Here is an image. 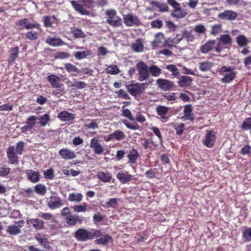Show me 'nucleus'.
<instances>
[{
    "label": "nucleus",
    "mask_w": 251,
    "mask_h": 251,
    "mask_svg": "<svg viewBox=\"0 0 251 251\" xmlns=\"http://www.w3.org/2000/svg\"><path fill=\"white\" fill-rule=\"evenodd\" d=\"M186 12L181 8V7L178 9L175 10L173 15L176 18H181L184 17L186 15Z\"/></svg>",
    "instance_id": "47"
},
{
    "label": "nucleus",
    "mask_w": 251,
    "mask_h": 251,
    "mask_svg": "<svg viewBox=\"0 0 251 251\" xmlns=\"http://www.w3.org/2000/svg\"><path fill=\"white\" fill-rule=\"evenodd\" d=\"M222 30V25L220 24L215 25L212 26L211 30V34L216 35L220 33Z\"/></svg>",
    "instance_id": "53"
},
{
    "label": "nucleus",
    "mask_w": 251,
    "mask_h": 251,
    "mask_svg": "<svg viewBox=\"0 0 251 251\" xmlns=\"http://www.w3.org/2000/svg\"><path fill=\"white\" fill-rule=\"evenodd\" d=\"M44 175L46 179H53L54 177L53 170L52 169H49L44 171Z\"/></svg>",
    "instance_id": "51"
},
{
    "label": "nucleus",
    "mask_w": 251,
    "mask_h": 251,
    "mask_svg": "<svg viewBox=\"0 0 251 251\" xmlns=\"http://www.w3.org/2000/svg\"><path fill=\"white\" fill-rule=\"evenodd\" d=\"M106 23L113 27H119L122 25V20L118 17L112 19H107Z\"/></svg>",
    "instance_id": "31"
},
{
    "label": "nucleus",
    "mask_w": 251,
    "mask_h": 251,
    "mask_svg": "<svg viewBox=\"0 0 251 251\" xmlns=\"http://www.w3.org/2000/svg\"><path fill=\"white\" fill-rule=\"evenodd\" d=\"M74 36L75 38H81L84 36L83 31L79 29L75 28L72 31Z\"/></svg>",
    "instance_id": "58"
},
{
    "label": "nucleus",
    "mask_w": 251,
    "mask_h": 251,
    "mask_svg": "<svg viewBox=\"0 0 251 251\" xmlns=\"http://www.w3.org/2000/svg\"><path fill=\"white\" fill-rule=\"evenodd\" d=\"M151 4L157 8H158L161 12H165L168 11V6L164 3H160V2L152 1Z\"/></svg>",
    "instance_id": "40"
},
{
    "label": "nucleus",
    "mask_w": 251,
    "mask_h": 251,
    "mask_svg": "<svg viewBox=\"0 0 251 251\" xmlns=\"http://www.w3.org/2000/svg\"><path fill=\"white\" fill-rule=\"evenodd\" d=\"M194 30L196 33L200 35L205 33L206 31V28L204 25L200 24L196 25L194 27Z\"/></svg>",
    "instance_id": "50"
},
{
    "label": "nucleus",
    "mask_w": 251,
    "mask_h": 251,
    "mask_svg": "<svg viewBox=\"0 0 251 251\" xmlns=\"http://www.w3.org/2000/svg\"><path fill=\"white\" fill-rule=\"evenodd\" d=\"M126 137L125 133L120 130H116L114 132L108 135L106 141H109L111 140H116L120 141L124 139Z\"/></svg>",
    "instance_id": "14"
},
{
    "label": "nucleus",
    "mask_w": 251,
    "mask_h": 251,
    "mask_svg": "<svg viewBox=\"0 0 251 251\" xmlns=\"http://www.w3.org/2000/svg\"><path fill=\"white\" fill-rule=\"evenodd\" d=\"M48 206L51 209L58 208L63 205L60 198L51 196L50 200L48 201Z\"/></svg>",
    "instance_id": "11"
},
{
    "label": "nucleus",
    "mask_w": 251,
    "mask_h": 251,
    "mask_svg": "<svg viewBox=\"0 0 251 251\" xmlns=\"http://www.w3.org/2000/svg\"><path fill=\"white\" fill-rule=\"evenodd\" d=\"M136 69L138 73V80L143 81L148 78L150 76L149 68L145 62H138L136 65Z\"/></svg>",
    "instance_id": "2"
},
{
    "label": "nucleus",
    "mask_w": 251,
    "mask_h": 251,
    "mask_svg": "<svg viewBox=\"0 0 251 251\" xmlns=\"http://www.w3.org/2000/svg\"><path fill=\"white\" fill-rule=\"evenodd\" d=\"M28 178L32 182L36 183L39 181L40 175L39 173L33 170L26 171Z\"/></svg>",
    "instance_id": "19"
},
{
    "label": "nucleus",
    "mask_w": 251,
    "mask_h": 251,
    "mask_svg": "<svg viewBox=\"0 0 251 251\" xmlns=\"http://www.w3.org/2000/svg\"><path fill=\"white\" fill-rule=\"evenodd\" d=\"M213 66V63L211 62L206 61L199 63V68L202 72H207Z\"/></svg>",
    "instance_id": "23"
},
{
    "label": "nucleus",
    "mask_w": 251,
    "mask_h": 251,
    "mask_svg": "<svg viewBox=\"0 0 251 251\" xmlns=\"http://www.w3.org/2000/svg\"><path fill=\"white\" fill-rule=\"evenodd\" d=\"M236 41L238 46L244 47L248 44V41L244 35H239L236 37Z\"/></svg>",
    "instance_id": "43"
},
{
    "label": "nucleus",
    "mask_w": 251,
    "mask_h": 251,
    "mask_svg": "<svg viewBox=\"0 0 251 251\" xmlns=\"http://www.w3.org/2000/svg\"><path fill=\"white\" fill-rule=\"evenodd\" d=\"M131 175L125 173H118L117 175V178L122 183H125L131 180Z\"/></svg>",
    "instance_id": "29"
},
{
    "label": "nucleus",
    "mask_w": 251,
    "mask_h": 251,
    "mask_svg": "<svg viewBox=\"0 0 251 251\" xmlns=\"http://www.w3.org/2000/svg\"><path fill=\"white\" fill-rule=\"evenodd\" d=\"M48 80L51 84L52 86L54 88L60 87V83L61 82L60 78L55 75H50L48 77Z\"/></svg>",
    "instance_id": "22"
},
{
    "label": "nucleus",
    "mask_w": 251,
    "mask_h": 251,
    "mask_svg": "<svg viewBox=\"0 0 251 251\" xmlns=\"http://www.w3.org/2000/svg\"><path fill=\"white\" fill-rule=\"evenodd\" d=\"M26 37L29 40H34L37 39L38 35L36 32L30 31L26 33Z\"/></svg>",
    "instance_id": "64"
},
{
    "label": "nucleus",
    "mask_w": 251,
    "mask_h": 251,
    "mask_svg": "<svg viewBox=\"0 0 251 251\" xmlns=\"http://www.w3.org/2000/svg\"><path fill=\"white\" fill-rule=\"evenodd\" d=\"M28 222L37 230H40L44 228V222L43 220L39 219H32L29 220Z\"/></svg>",
    "instance_id": "21"
},
{
    "label": "nucleus",
    "mask_w": 251,
    "mask_h": 251,
    "mask_svg": "<svg viewBox=\"0 0 251 251\" xmlns=\"http://www.w3.org/2000/svg\"><path fill=\"white\" fill-rule=\"evenodd\" d=\"M132 48L135 52L142 51L143 50V44L142 40L140 39H138L135 43L132 44Z\"/></svg>",
    "instance_id": "35"
},
{
    "label": "nucleus",
    "mask_w": 251,
    "mask_h": 251,
    "mask_svg": "<svg viewBox=\"0 0 251 251\" xmlns=\"http://www.w3.org/2000/svg\"><path fill=\"white\" fill-rule=\"evenodd\" d=\"M148 68L149 73H150L153 76H158L162 73L161 69L156 65H151Z\"/></svg>",
    "instance_id": "32"
},
{
    "label": "nucleus",
    "mask_w": 251,
    "mask_h": 251,
    "mask_svg": "<svg viewBox=\"0 0 251 251\" xmlns=\"http://www.w3.org/2000/svg\"><path fill=\"white\" fill-rule=\"evenodd\" d=\"M58 118L63 121H70L74 119V114L64 111L58 114Z\"/></svg>",
    "instance_id": "24"
},
{
    "label": "nucleus",
    "mask_w": 251,
    "mask_h": 251,
    "mask_svg": "<svg viewBox=\"0 0 251 251\" xmlns=\"http://www.w3.org/2000/svg\"><path fill=\"white\" fill-rule=\"evenodd\" d=\"M65 68L66 70L69 73H71L72 75H75L79 72L77 68L72 64H66Z\"/></svg>",
    "instance_id": "39"
},
{
    "label": "nucleus",
    "mask_w": 251,
    "mask_h": 251,
    "mask_svg": "<svg viewBox=\"0 0 251 251\" xmlns=\"http://www.w3.org/2000/svg\"><path fill=\"white\" fill-rule=\"evenodd\" d=\"M178 84L181 87H187L191 85L192 79L191 77L186 75H182L178 78Z\"/></svg>",
    "instance_id": "16"
},
{
    "label": "nucleus",
    "mask_w": 251,
    "mask_h": 251,
    "mask_svg": "<svg viewBox=\"0 0 251 251\" xmlns=\"http://www.w3.org/2000/svg\"><path fill=\"white\" fill-rule=\"evenodd\" d=\"M242 128L245 130L251 129V118H246L242 124Z\"/></svg>",
    "instance_id": "55"
},
{
    "label": "nucleus",
    "mask_w": 251,
    "mask_h": 251,
    "mask_svg": "<svg viewBox=\"0 0 251 251\" xmlns=\"http://www.w3.org/2000/svg\"><path fill=\"white\" fill-rule=\"evenodd\" d=\"M16 153V152L15 151L14 146H10L8 148L7 155L8 158L9 159L10 163L12 164H17L18 163V157Z\"/></svg>",
    "instance_id": "12"
},
{
    "label": "nucleus",
    "mask_w": 251,
    "mask_h": 251,
    "mask_svg": "<svg viewBox=\"0 0 251 251\" xmlns=\"http://www.w3.org/2000/svg\"><path fill=\"white\" fill-rule=\"evenodd\" d=\"M235 75L236 72L234 71L230 72L229 73H227L224 75V77L222 79V81L223 83H228L235 78Z\"/></svg>",
    "instance_id": "37"
},
{
    "label": "nucleus",
    "mask_w": 251,
    "mask_h": 251,
    "mask_svg": "<svg viewBox=\"0 0 251 251\" xmlns=\"http://www.w3.org/2000/svg\"><path fill=\"white\" fill-rule=\"evenodd\" d=\"M46 42L52 46H58L64 44V42L61 39L55 38H48Z\"/></svg>",
    "instance_id": "28"
},
{
    "label": "nucleus",
    "mask_w": 251,
    "mask_h": 251,
    "mask_svg": "<svg viewBox=\"0 0 251 251\" xmlns=\"http://www.w3.org/2000/svg\"><path fill=\"white\" fill-rule=\"evenodd\" d=\"M157 85L161 89L167 91L171 89L174 86V82L169 80L159 78L156 80Z\"/></svg>",
    "instance_id": "9"
},
{
    "label": "nucleus",
    "mask_w": 251,
    "mask_h": 251,
    "mask_svg": "<svg viewBox=\"0 0 251 251\" xmlns=\"http://www.w3.org/2000/svg\"><path fill=\"white\" fill-rule=\"evenodd\" d=\"M84 217L76 214H69L66 217V223L71 226H75L77 222L81 224L83 221Z\"/></svg>",
    "instance_id": "7"
},
{
    "label": "nucleus",
    "mask_w": 251,
    "mask_h": 251,
    "mask_svg": "<svg viewBox=\"0 0 251 251\" xmlns=\"http://www.w3.org/2000/svg\"><path fill=\"white\" fill-rule=\"evenodd\" d=\"M97 177L103 182H110L112 176L110 173H105L103 172H99L97 173Z\"/></svg>",
    "instance_id": "20"
},
{
    "label": "nucleus",
    "mask_w": 251,
    "mask_h": 251,
    "mask_svg": "<svg viewBox=\"0 0 251 251\" xmlns=\"http://www.w3.org/2000/svg\"><path fill=\"white\" fill-rule=\"evenodd\" d=\"M192 106L190 104L184 106L183 110L184 116L183 117L185 120L193 121L194 120V115L192 112Z\"/></svg>",
    "instance_id": "17"
},
{
    "label": "nucleus",
    "mask_w": 251,
    "mask_h": 251,
    "mask_svg": "<svg viewBox=\"0 0 251 251\" xmlns=\"http://www.w3.org/2000/svg\"><path fill=\"white\" fill-rule=\"evenodd\" d=\"M123 123L126 125V126L129 129L136 130L138 129L139 128V126L136 124V123L133 124H130L127 122L126 120H123Z\"/></svg>",
    "instance_id": "59"
},
{
    "label": "nucleus",
    "mask_w": 251,
    "mask_h": 251,
    "mask_svg": "<svg viewBox=\"0 0 251 251\" xmlns=\"http://www.w3.org/2000/svg\"><path fill=\"white\" fill-rule=\"evenodd\" d=\"M119 69L116 65L110 66L107 71V73L111 75H117L119 74Z\"/></svg>",
    "instance_id": "57"
},
{
    "label": "nucleus",
    "mask_w": 251,
    "mask_h": 251,
    "mask_svg": "<svg viewBox=\"0 0 251 251\" xmlns=\"http://www.w3.org/2000/svg\"><path fill=\"white\" fill-rule=\"evenodd\" d=\"M83 196L80 193H71L69 194L68 200L71 202H79L82 200Z\"/></svg>",
    "instance_id": "30"
},
{
    "label": "nucleus",
    "mask_w": 251,
    "mask_h": 251,
    "mask_svg": "<svg viewBox=\"0 0 251 251\" xmlns=\"http://www.w3.org/2000/svg\"><path fill=\"white\" fill-rule=\"evenodd\" d=\"M237 13L232 10H226L219 13L218 18L223 20L233 21L237 17Z\"/></svg>",
    "instance_id": "8"
},
{
    "label": "nucleus",
    "mask_w": 251,
    "mask_h": 251,
    "mask_svg": "<svg viewBox=\"0 0 251 251\" xmlns=\"http://www.w3.org/2000/svg\"><path fill=\"white\" fill-rule=\"evenodd\" d=\"M71 3L75 10L79 12L82 15H88L89 13L88 11L86 10L83 6L77 3L75 0H72Z\"/></svg>",
    "instance_id": "25"
},
{
    "label": "nucleus",
    "mask_w": 251,
    "mask_h": 251,
    "mask_svg": "<svg viewBox=\"0 0 251 251\" xmlns=\"http://www.w3.org/2000/svg\"><path fill=\"white\" fill-rule=\"evenodd\" d=\"M91 54V51L85 50L84 51H77L75 53V57L77 59H82Z\"/></svg>",
    "instance_id": "34"
},
{
    "label": "nucleus",
    "mask_w": 251,
    "mask_h": 251,
    "mask_svg": "<svg viewBox=\"0 0 251 251\" xmlns=\"http://www.w3.org/2000/svg\"><path fill=\"white\" fill-rule=\"evenodd\" d=\"M37 119L40 120L39 123L42 126H45L50 118L49 116L47 114H45L42 116L39 117Z\"/></svg>",
    "instance_id": "56"
},
{
    "label": "nucleus",
    "mask_w": 251,
    "mask_h": 251,
    "mask_svg": "<svg viewBox=\"0 0 251 251\" xmlns=\"http://www.w3.org/2000/svg\"><path fill=\"white\" fill-rule=\"evenodd\" d=\"M34 237L45 249L50 248V246L47 238H42L40 234H35Z\"/></svg>",
    "instance_id": "27"
},
{
    "label": "nucleus",
    "mask_w": 251,
    "mask_h": 251,
    "mask_svg": "<svg viewBox=\"0 0 251 251\" xmlns=\"http://www.w3.org/2000/svg\"><path fill=\"white\" fill-rule=\"evenodd\" d=\"M219 40L224 45H230L232 43V40L228 34L221 35L219 38Z\"/></svg>",
    "instance_id": "44"
},
{
    "label": "nucleus",
    "mask_w": 251,
    "mask_h": 251,
    "mask_svg": "<svg viewBox=\"0 0 251 251\" xmlns=\"http://www.w3.org/2000/svg\"><path fill=\"white\" fill-rule=\"evenodd\" d=\"M164 35L161 33H157L155 36V39L152 42V45L154 47L157 46L159 43L161 42V40L163 39Z\"/></svg>",
    "instance_id": "45"
},
{
    "label": "nucleus",
    "mask_w": 251,
    "mask_h": 251,
    "mask_svg": "<svg viewBox=\"0 0 251 251\" xmlns=\"http://www.w3.org/2000/svg\"><path fill=\"white\" fill-rule=\"evenodd\" d=\"M112 240V237L107 234L104 235L100 238L95 240V242L98 245H105Z\"/></svg>",
    "instance_id": "26"
},
{
    "label": "nucleus",
    "mask_w": 251,
    "mask_h": 251,
    "mask_svg": "<svg viewBox=\"0 0 251 251\" xmlns=\"http://www.w3.org/2000/svg\"><path fill=\"white\" fill-rule=\"evenodd\" d=\"M184 38L186 39L188 42H193L195 39V37L191 32L185 31Z\"/></svg>",
    "instance_id": "61"
},
{
    "label": "nucleus",
    "mask_w": 251,
    "mask_h": 251,
    "mask_svg": "<svg viewBox=\"0 0 251 251\" xmlns=\"http://www.w3.org/2000/svg\"><path fill=\"white\" fill-rule=\"evenodd\" d=\"M34 190L37 194L44 195L46 193L47 189L44 185L39 184L35 185Z\"/></svg>",
    "instance_id": "41"
},
{
    "label": "nucleus",
    "mask_w": 251,
    "mask_h": 251,
    "mask_svg": "<svg viewBox=\"0 0 251 251\" xmlns=\"http://www.w3.org/2000/svg\"><path fill=\"white\" fill-rule=\"evenodd\" d=\"M146 83H136L135 84H131L127 86V89L129 93L133 96H137L143 93L145 90L144 85Z\"/></svg>",
    "instance_id": "3"
},
{
    "label": "nucleus",
    "mask_w": 251,
    "mask_h": 251,
    "mask_svg": "<svg viewBox=\"0 0 251 251\" xmlns=\"http://www.w3.org/2000/svg\"><path fill=\"white\" fill-rule=\"evenodd\" d=\"M86 207L87 204L85 203L82 205H75L73 207L74 211L76 212H85L87 210Z\"/></svg>",
    "instance_id": "46"
},
{
    "label": "nucleus",
    "mask_w": 251,
    "mask_h": 251,
    "mask_svg": "<svg viewBox=\"0 0 251 251\" xmlns=\"http://www.w3.org/2000/svg\"><path fill=\"white\" fill-rule=\"evenodd\" d=\"M216 44L215 40H209L201 48V51L202 53H206L211 50Z\"/></svg>",
    "instance_id": "18"
},
{
    "label": "nucleus",
    "mask_w": 251,
    "mask_h": 251,
    "mask_svg": "<svg viewBox=\"0 0 251 251\" xmlns=\"http://www.w3.org/2000/svg\"><path fill=\"white\" fill-rule=\"evenodd\" d=\"M25 222L24 220L19 221L15 222V224L7 226L6 231L11 235H16L21 233V228L23 226Z\"/></svg>",
    "instance_id": "4"
},
{
    "label": "nucleus",
    "mask_w": 251,
    "mask_h": 251,
    "mask_svg": "<svg viewBox=\"0 0 251 251\" xmlns=\"http://www.w3.org/2000/svg\"><path fill=\"white\" fill-rule=\"evenodd\" d=\"M168 108L164 106H158L156 108L157 114L161 117L162 118L166 119L165 115L167 113Z\"/></svg>",
    "instance_id": "42"
},
{
    "label": "nucleus",
    "mask_w": 251,
    "mask_h": 251,
    "mask_svg": "<svg viewBox=\"0 0 251 251\" xmlns=\"http://www.w3.org/2000/svg\"><path fill=\"white\" fill-rule=\"evenodd\" d=\"M139 156L138 152L136 150H132L128 154L129 162L130 163H134Z\"/></svg>",
    "instance_id": "36"
},
{
    "label": "nucleus",
    "mask_w": 251,
    "mask_h": 251,
    "mask_svg": "<svg viewBox=\"0 0 251 251\" xmlns=\"http://www.w3.org/2000/svg\"><path fill=\"white\" fill-rule=\"evenodd\" d=\"M27 21V19L24 18L19 20L17 22L16 25L18 26L19 29L22 30L24 28L26 29Z\"/></svg>",
    "instance_id": "52"
},
{
    "label": "nucleus",
    "mask_w": 251,
    "mask_h": 251,
    "mask_svg": "<svg viewBox=\"0 0 251 251\" xmlns=\"http://www.w3.org/2000/svg\"><path fill=\"white\" fill-rule=\"evenodd\" d=\"M11 169L3 165L0 167V176L5 177L10 174Z\"/></svg>",
    "instance_id": "49"
},
{
    "label": "nucleus",
    "mask_w": 251,
    "mask_h": 251,
    "mask_svg": "<svg viewBox=\"0 0 251 251\" xmlns=\"http://www.w3.org/2000/svg\"><path fill=\"white\" fill-rule=\"evenodd\" d=\"M90 147L93 149L95 153L98 155L101 154L104 151L103 147L96 138H94L91 140Z\"/></svg>",
    "instance_id": "10"
},
{
    "label": "nucleus",
    "mask_w": 251,
    "mask_h": 251,
    "mask_svg": "<svg viewBox=\"0 0 251 251\" xmlns=\"http://www.w3.org/2000/svg\"><path fill=\"white\" fill-rule=\"evenodd\" d=\"M101 236L100 230L94 229L88 230L84 228H80L74 233V237L79 241H86Z\"/></svg>",
    "instance_id": "1"
},
{
    "label": "nucleus",
    "mask_w": 251,
    "mask_h": 251,
    "mask_svg": "<svg viewBox=\"0 0 251 251\" xmlns=\"http://www.w3.org/2000/svg\"><path fill=\"white\" fill-rule=\"evenodd\" d=\"M124 22L127 26L139 25L141 24L138 18L132 14L125 15L123 18Z\"/></svg>",
    "instance_id": "6"
},
{
    "label": "nucleus",
    "mask_w": 251,
    "mask_h": 251,
    "mask_svg": "<svg viewBox=\"0 0 251 251\" xmlns=\"http://www.w3.org/2000/svg\"><path fill=\"white\" fill-rule=\"evenodd\" d=\"M216 141L215 132L213 130L206 131L203 144L208 148H212L214 146Z\"/></svg>",
    "instance_id": "5"
},
{
    "label": "nucleus",
    "mask_w": 251,
    "mask_h": 251,
    "mask_svg": "<svg viewBox=\"0 0 251 251\" xmlns=\"http://www.w3.org/2000/svg\"><path fill=\"white\" fill-rule=\"evenodd\" d=\"M117 94H118V96L120 98H122L125 100H129L130 97L126 93V92L123 89L119 90Z\"/></svg>",
    "instance_id": "62"
},
{
    "label": "nucleus",
    "mask_w": 251,
    "mask_h": 251,
    "mask_svg": "<svg viewBox=\"0 0 251 251\" xmlns=\"http://www.w3.org/2000/svg\"><path fill=\"white\" fill-rule=\"evenodd\" d=\"M25 147V143L23 141L19 142L15 148V151L18 154H22Z\"/></svg>",
    "instance_id": "48"
},
{
    "label": "nucleus",
    "mask_w": 251,
    "mask_h": 251,
    "mask_svg": "<svg viewBox=\"0 0 251 251\" xmlns=\"http://www.w3.org/2000/svg\"><path fill=\"white\" fill-rule=\"evenodd\" d=\"M59 154L65 159H71L75 157V152L67 149H63L59 151Z\"/></svg>",
    "instance_id": "15"
},
{
    "label": "nucleus",
    "mask_w": 251,
    "mask_h": 251,
    "mask_svg": "<svg viewBox=\"0 0 251 251\" xmlns=\"http://www.w3.org/2000/svg\"><path fill=\"white\" fill-rule=\"evenodd\" d=\"M84 126L88 129H96L98 128V123L97 120H92L90 124L84 125Z\"/></svg>",
    "instance_id": "54"
},
{
    "label": "nucleus",
    "mask_w": 251,
    "mask_h": 251,
    "mask_svg": "<svg viewBox=\"0 0 251 251\" xmlns=\"http://www.w3.org/2000/svg\"><path fill=\"white\" fill-rule=\"evenodd\" d=\"M37 117L35 116L29 117L27 120L26 125L21 127L22 132H25L27 130H31L35 126Z\"/></svg>",
    "instance_id": "13"
},
{
    "label": "nucleus",
    "mask_w": 251,
    "mask_h": 251,
    "mask_svg": "<svg viewBox=\"0 0 251 251\" xmlns=\"http://www.w3.org/2000/svg\"><path fill=\"white\" fill-rule=\"evenodd\" d=\"M166 69L172 73V75L173 76L177 77L180 75V73L178 71V69L176 67V66L175 65H168L166 66Z\"/></svg>",
    "instance_id": "38"
},
{
    "label": "nucleus",
    "mask_w": 251,
    "mask_h": 251,
    "mask_svg": "<svg viewBox=\"0 0 251 251\" xmlns=\"http://www.w3.org/2000/svg\"><path fill=\"white\" fill-rule=\"evenodd\" d=\"M122 115L125 117L127 118L131 121H134V119L132 116L131 111L128 109H124L122 110Z\"/></svg>",
    "instance_id": "60"
},
{
    "label": "nucleus",
    "mask_w": 251,
    "mask_h": 251,
    "mask_svg": "<svg viewBox=\"0 0 251 251\" xmlns=\"http://www.w3.org/2000/svg\"><path fill=\"white\" fill-rule=\"evenodd\" d=\"M244 238L248 241H251V228H247L243 233Z\"/></svg>",
    "instance_id": "63"
},
{
    "label": "nucleus",
    "mask_w": 251,
    "mask_h": 251,
    "mask_svg": "<svg viewBox=\"0 0 251 251\" xmlns=\"http://www.w3.org/2000/svg\"><path fill=\"white\" fill-rule=\"evenodd\" d=\"M19 52V49L18 47L15 48H13L11 49V54L10 55L9 58L8 59L9 63H14L15 60L18 56V54Z\"/></svg>",
    "instance_id": "33"
}]
</instances>
